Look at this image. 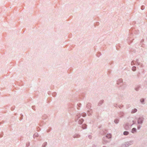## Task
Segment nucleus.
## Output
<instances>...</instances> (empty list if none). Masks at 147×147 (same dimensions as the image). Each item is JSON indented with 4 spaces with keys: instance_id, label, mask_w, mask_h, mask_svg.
Returning <instances> with one entry per match:
<instances>
[{
    "instance_id": "1",
    "label": "nucleus",
    "mask_w": 147,
    "mask_h": 147,
    "mask_svg": "<svg viewBox=\"0 0 147 147\" xmlns=\"http://www.w3.org/2000/svg\"><path fill=\"white\" fill-rule=\"evenodd\" d=\"M134 143V141L132 140L125 142L121 144V147H128L132 145Z\"/></svg>"
},
{
    "instance_id": "2",
    "label": "nucleus",
    "mask_w": 147,
    "mask_h": 147,
    "mask_svg": "<svg viewBox=\"0 0 147 147\" xmlns=\"http://www.w3.org/2000/svg\"><path fill=\"white\" fill-rule=\"evenodd\" d=\"M80 118V116H78V115H77L76 117V119H77V120H76V121H78V122L79 124H81L82 123L84 120L82 119H78Z\"/></svg>"
},
{
    "instance_id": "3",
    "label": "nucleus",
    "mask_w": 147,
    "mask_h": 147,
    "mask_svg": "<svg viewBox=\"0 0 147 147\" xmlns=\"http://www.w3.org/2000/svg\"><path fill=\"white\" fill-rule=\"evenodd\" d=\"M144 120V118L142 117H139L138 119V124H142Z\"/></svg>"
},
{
    "instance_id": "4",
    "label": "nucleus",
    "mask_w": 147,
    "mask_h": 147,
    "mask_svg": "<svg viewBox=\"0 0 147 147\" xmlns=\"http://www.w3.org/2000/svg\"><path fill=\"white\" fill-rule=\"evenodd\" d=\"M137 131V130L136 128H133L131 130V132L132 133L134 134L135 132H136Z\"/></svg>"
},
{
    "instance_id": "5",
    "label": "nucleus",
    "mask_w": 147,
    "mask_h": 147,
    "mask_svg": "<svg viewBox=\"0 0 147 147\" xmlns=\"http://www.w3.org/2000/svg\"><path fill=\"white\" fill-rule=\"evenodd\" d=\"M92 113V111L91 110H88L87 111V114L88 115H91V113Z\"/></svg>"
},
{
    "instance_id": "6",
    "label": "nucleus",
    "mask_w": 147,
    "mask_h": 147,
    "mask_svg": "<svg viewBox=\"0 0 147 147\" xmlns=\"http://www.w3.org/2000/svg\"><path fill=\"white\" fill-rule=\"evenodd\" d=\"M129 133L127 131H124L123 132V134L125 136H127L129 135Z\"/></svg>"
},
{
    "instance_id": "7",
    "label": "nucleus",
    "mask_w": 147,
    "mask_h": 147,
    "mask_svg": "<svg viewBox=\"0 0 147 147\" xmlns=\"http://www.w3.org/2000/svg\"><path fill=\"white\" fill-rule=\"evenodd\" d=\"M80 137V135L78 134H76L73 136V137L74 138H79Z\"/></svg>"
},
{
    "instance_id": "8",
    "label": "nucleus",
    "mask_w": 147,
    "mask_h": 147,
    "mask_svg": "<svg viewBox=\"0 0 147 147\" xmlns=\"http://www.w3.org/2000/svg\"><path fill=\"white\" fill-rule=\"evenodd\" d=\"M106 137L107 138H110L111 137V136L110 134H107L106 136Z\"/></svg>"
},
{
    "instance_id": "9",
    "label": "nucleus",
    "mask_w": 147,
    "mask_h": 147,
    "mask_svg": "<svg viewBox=\"0 0 147 147\" xmlns=\"http://www.w3.org/2000/svg\"><path fill=\"white\" fill-rule=\"evenodd\" d=\"M135 122H136L135 121H134L133 120L131 122L130 124L129 125V126L132 125L133 124H135Z\"/></svg>"
},
{
    "instance_id": "10",
    "label": "nucleus",
    "mask_w": 147,
    "mask_h": 147,
    "mask_svg": "<svg viewBox=\"0 0 147 147\" xmlns=\"http://www.w3.org/2000/svg\"><path fill=\"white\" fill-rule=\"evenodd\" d=\"M137 111V109H134L132 110L131 113H134L136 112Z\"/></svg>"
},
{
    "instance_id": "11",
    "label": "nucleus",
    "mask_w": 147,
    "mask_h": 147,
    "mask_svg": "<svg viewBox=\"0 0 147 147\" xmlns=\"http://www.w3.org/2000/svg\"><path fill=\"white\" fill-rule=\"evenodd\" d=\"M119 120L118 119H115L114 121V122L116 123L117 124L119 123Z\"/></svg>"
},
{
    "instance_id": "12",
    "label": "nucleus",
    "mask_w": 147,
    "mask_h": 147,
    "mask_svg": "<svg viewBox=\"0 0 147 147\" xmlns=\"http://www.w3.org/2000/svg\"><path fill=\"white\" fill-rule=\"evenodd\" d=\"M136 67H135L134 66L132 68V70L133 71H135L136 70Z\"/></svg>"
},
{
    "instance_id": "13",
    "label": "nucleus",
    "mask_w": 147,
    "mask_h": 147,
    "mask_svg": "<svg viewBox=\"0 0 147 147\" xmlns=\"http://www.w3.org/2000/svg\"><path fill=\"white\" fill-rule=\"evenodd\" d=\"M38 134L37 133H35L34 135V137H35V136H38Z\"/></svg>"
},
{
    "instance_id": "14",
    "label": "nucleus",
    "mask_w": 147,
    "mask_h": 147,
    "mask_svg": "<svg viewBox=\"0 0 147 147\" xmlns=\"http://www.w3.org/2000/svg\"><path fill=\"white\" fill-rule=\"evenodd\" d=\"M86 114H85L84 115H82V116L83 117H85L86 116Z\"/></svg>"
},
{
    "instance_id": "15",
    "label": "nucleus",
    "mask_w": 147,
    "mask_h": 147,
    "mask_svg": "<svg viewBox=\"0 0 147 147\" xmlns=\"http://www.w3.org/2000/svg\"><path fill=\"white\" fill-rule=\"evenodd\" d=\"M140 128V126H138L137 127V129H139Z\"/></svg>"
},
{
    "instance_id": "16",
    "label": "nucleus",
    "mask_w": 147,
    "mask_h": 147,
    "mask_svg": "<svg viewBox=\"0 0 147 147\" xmlns=\"http://www.w3.org/2000/svg\"><path fill=\"white\" fill-rule=\"evenodd\" d=\"M82 128L84 129H85L86 128V126H85V127H84L83 126H82Z\"/></svg>"
},
{
    "instance_id": "17",
    "label": "nucleus",
    "mask_w": 147,
    "mask_h": 147,
    "mask_svg": "<svg viewBox=\"0 0 147 147\" xmlns=\"http://www.w3.org/2000/svg\"><path fill=\"white\" fill-rule=\"evenodd\" d=\"M102 147H107L106 146H103Z\"/></svg>"
}]
</instances>
